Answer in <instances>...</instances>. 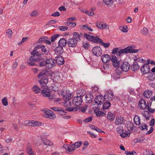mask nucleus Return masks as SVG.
Listing matches in <instances>:
<instances>
[{"mask_svg": "<svg viewBox=\"0 0 155 155\" xmlns=\"http://www.w3.org/2000/svg\"><path fill=\"white\" fill-rule=\"evenodd\" d=\"M104 96L102 95H99L95 98V103L99 105L102 104L104 101Z\"/></svg>", "mask_w": 155, "mask_h": 155, "instance_id": "obj_9", "label": "nucleus"}, {"mask_svg": "<svg viewBox=\"0 0 155 155\" xmlns=\"http://www.w3.org/2000/svg\"><path fill=\"white\" fill-rule=\"evenodd\" d=\"M67 43L68 46L70 48H75L77 45V42L72 38L68 39Z\"/></svg>", "mask_w": 155, "mask_h": 155, "instance_id": "obj_8", "label": "nucleus"}, {"mask_svg": "<svg viewBox=\"0 0 155 155\" xmlns=\"http://www.w3.org/2000/svg\"><path fill=\"white\" fill-rule=\"evenodd\" d=\"M82 47L85 49H87L89 47V44L87 42L85 41L83 42V43Z\"/></svg>", "mask_w": 155, "mask_h": 155, "instance_id": "obj_47", "label": "nucleus"}, {"mask_svg": "<svg viewBox=\"0 0 155 155\" xmlns=\"http://www.w3.org/2000/svg\"><path fill=\"white\" fill-rule=\"evenodd\" d=\"M111 58H110V56L107 54H104L101 57L102 61L104 63H107L110 60H111Z\"/></svg>", "mask_w": 155, "mask_h": 155, "instance_id": "obj_18", "label": "nucleus"}, {"mask_svg": "<svg viewBox=\"0 0 155 155\" xmlns=\"http://www.w3.org/2000/svg\"><path fill=\"white\" fill-rule=\"evenodd\" d=\"M111 61L112 63L113 66L116 68H119L120 61L117 60V58L115 55L111 56Z\"/></svg>", "mask_w": 155, "mask_h": 155, "instance_id": "obj_10", "label": "nucleus"}, {"mask_svg": "<svg viewBox=\"0 0 155 155\" xmlns=\"http://www.w3.org/2000/svg\"><path fill=\"white\" fill-rule=\"evenodd\" d=\"M124 54H127L130 53H135L138 52V49H134L132 48L131 46L128 47L124 49Z\"/></svg>", "mask_w": 155, "mask_h": 155, "instance_id": "obj_12", "label": "nucleus"}, {"mask_svg": "<svg viewBox=\"0 0 155 155\" xmlns=\"http://www.w3.org/2000/svg\"><path fill=\"white\" fill-rule=\"evenodd\" d=\"M73 146L71 147V145L69 147H67L68 150L66 151L67 153H69L71 151H73L75 150V149L73 147Z\"/></svg>", "mask_w": 155, "mask_h": 155, "instance_id": "obj_45", "label": "nucleus"}, {"mask_svg": "<svg viewBox=\"0 0 155 155\" xmlns=\"http://www.w3.org/2000/svg\"><path fill=\"white\" fill-rule=\"evenodd\" d=\"M131 70L133 71H135L139 68V66L137 62H134L130 67Z\"/></svg>", "mask_w": 155, "mask_h": 155, "instance_id": "obj_26", "label": "nucleus"}, {"mask_svg": "<svg viewBox=\"0 0 155 155\" xmlns=\"http://www.w3.org/2000/svg\"><path fill=\"white\" fill-rule=\"evenodd\" d=\"M119 68H120L119 67L117 68H116L115 70L116 73L117 75H120L122 73V70L121 69H120V70H119Z\"/></svg>", "mask_w": 155, "mask_h": 155, "instance_id": "obj_56", "label": "nucleus"}, {"mask_svg": "<svg viewBox=\"0 0 155 155\" xmlns=\"http://www.w3.org/2000/svg\"><path fill=\"white\" fill-rule=\"evenodd\" d=\"M2 102L3 105L5 106H7L8 105V102L7 98L5 97H4L2 99Z\"/></svg>", "mask_w": 155, "mask_h": 155, "instance_id": "obj_46", "label": "nucleus"}, {"mask_svg": "<svg viewBox=\"0 0 155 155\" xmlns=\"http://www.w3.org/2000/svg\"><path fill=\"white\" fill-rule=\"evenodd\" d=\"M150 69V68L149 65L145 64L142 67L140 70L142 74H145L148 73H149Z\"/></svg>", "mask_w": 155, "mask_h": 155, "instance_id": "obj_14", "label": "nucleus"}, {"mask_svg": "<svg viewBox=\"0 0 155 155\" xmlns=\"http://www.w3.org/2000/svg\"><path fill=\"white\" fill-rule=\"evenodd\" d=\"M60 35L59 34H56L52 35L51 38V41L52 42H54L55 40L57 39V38Z\"/></svg>", "mask_w": 155, "mask_h": 155, "instance_id": "obj_41", "label": "nucleus"}, {"mask_svg": "<svg viewBox=\"0 0 155 155\" xmlns=\"http://www.w3.org/2000/svg\"><path fill=\"white\" fill-rule=\"evenodd\" d=\"M103 2L107 5H112L113 1L112 0H103Z\"/></svg>", "mask_w": 155, "mask_h": 155, "instance_id": "obj_42", "label": "nucleus"}, {"mask_svg": "<svg viewBox=\"0 0 155 155\" xmlns=\"http://www.w3.org/2000/svg\"><path fill=\"white\" fill-rule=\"evenodd\" d=\"M114 96L113 93L111 92H108L107 94H105L104 96V98L107 101H111L112 100Z\"/></svg>", "mask_w": 155, "mask_h": 155, "instance_id": "obj_17", "label": "nucleus"}, {"mask_svg": "<svg viewBox=\"0 0 155 155\" xmlns=\"http://www.w3.org/2000/svg\"><path fill=\"white\" fill-rule=\"evenodd\" d=\"M147 78L150 81H153L155 80V73L151 72L149 73Z\"/></svg>", "mask_w": 155, "mask_h": 155, "instance_id": "obj_30", "label": "nucleus"}, {"mask_svg": "<svg viewBox=\"0 0 155 155\" xmlns=\"http://www.w3.org/2000/svg\"><path fill=\"white\" fill-rule=\"evenodd\" d=\"M84 36L85 38L89 41H92L93 42L96 43L101 44V45L103 46L104 48H107L110 45L109 43H104L103 41L100 39L97 36L91 35L86 33L84 34Z\"/></svg>", "mask_w": 155, "mask_h": 155, "instance_id": "obj_2", "label": "nucleus"}, {"mask_svg": "<svg viewBox=\"0 0 155 155\" xmlns=\"http://www.w3.org/2000/svg\"><path fill=\"white\" fill-rule=\"evenodd\" d=\"M134 120V124L137 125H139L140 124L139 117L137 115L135 116Z\"/></svg>", "mask_w": 155, "mask_h": 155, "instance_id": "obj_32", "label": "nucleus"}, {"mask_svg": "<svg viewBox=\"0 0 155 155\" xmlns=\"http://www.w3.org/2000/svg\"><path fill=\"white\" fill-rule=\"evenodd\" d=\"M45 114L47 115V117L50 118V119H54L55 117V115L53 113V111L51 110H48L45 112Z\"/></svg>", "mask_w": 155, "mask_h": 155, "instance_id": "obj_15", "label": "nucleus"}, {"mask_svg": "<svg viewBox=\"0 0 155 155\" xmlns=\"http://www.w3.org/2000/svg\"><path fill=\"white\" fill-rule=\"evenodd\" d=\"M139 105L141 109L144 110L147 107L146 101L143 99H141L139 101Z\"/></svg>", "mask_w": 155, "mask_h": 155, "instance_id": "obj_16", "label": "nucleus"}, {"mask_svg": "<svg viewBox=\"0 0 155 155\" xmlns=\"http://www.w3.org/2000/svg\"><path fill=\"white\" fill-rule=\"evenodd\" d=\"M153 127H151L150 130L149 131H148L146 133V135H148V134H150L153 132Z\"/></svg>", "mask_w": 155, "mask_h": 155, "instance_id": "obj_63", "label": "nucleus"}, {"mask_svg": "<svg viewBox=\"0 0 155 155\" xmlns=\"http://www.w3.org/2000/svg\"><path fill=\"white\" fill-rule=\"evenodd\" d=\"M41 94L45 97H49L50 96V93L47 88L41 90Z\"/></svg>", "mask_w": 155, "mask_h": 155, "instance_id": "obj_23", "label": "nucleus"}, {"mask_svg": "<svg viewBox=\"0 0 155 155\" xmlns=\"http://www.w3.org/2000/svg\"><path fill=\"white\" fill-rule=\"evenodd\" d=\"M83 100L81 97L76 96L74 97L72 101V102L73 104L77 107H79L82 104Z\"/></svg>", "mask_w": 155, "mask_h": 155, "instance_id": "obj_6", "label": "nucleus"}, {"mask_svg": "<svg viewBox=\"0 0 155 155\" xmlns=\"http://www.w3.org/2000/svg\"><path fill=\"white\" fill-rule=\"evenodd\" d=\"M72 102H71L70 101H65L64 104V106L66 107L65 110L68 111H72L74 110L76 111L77 110V107L73 108L71 106H72Z\"/></svg>", "mask_w": 155, "mask_h": 155, "instance_id": "obj_3", "label": "nucleus"}, {"mask_svg": "<svg viewBox=\"0 0 155 155\" xmlns=\"http://www.w3.org/2000/svg\"><path fill=\"white\" fill-rule=\"evenodd\" d=\"M56 58V62L58 65H61L64 64V60L62 56H58Z\"/></svg>", "mask_w": 155, "mask_h": 155, "instance_id": "obj_19", "label": "nucleus"}, {"mask_svg": "<svg viewBox=\"0 0 155 155\" xmlns=\"http://www.w3.org/2000/svg\"><path fill=\"white\" fill-rule=\"evenodd\" d=\"M110 105L111 104L110 102H105L104 103L103 105V108L104 109H108Z\"/></svg>", "mask_w": 155, "mask_h": 155, "instance_id": "obj_37", "label": "nucleus"}, {"mask_svg": "<svg viewBox=\"0 0 155 155\" xmlns=\"http://www.w3.org/2000/svg\"><path fill=\"white\" fill-rule=\"evenodd\" d=\"M96 26L101 30L104 29V23L97 22L96 23Z\"/></svg>", "mask_w": 155, "mask_h": 155, "instance_id": "obj_38", "label": "nucleus"}, {"mask_svg": "<svg viewBox=\"0 0 155 155\" xmlns=\"http://www.w3.org/2000/svg\"><path fill=\"white\" fill-rule=\"evenodd\" d=\"M73 37H72L75 41L78 42L81 40V37H82L83 34L82 33H78L77 32H74L73 34Z\"/></svg>", "mask_w": 155, "mask_h": 155, "instance_id": "obj_13", "label": "nucleus"}, {"mask_svg": "<svg viewBox=\"0 0 155 155\" xmlns=\"http://www.w3.org/2000/svg\"><path fill=\"white\" fill-rule=\"evenodd\" d=\"M146 152L147 155H155L153 151L150 150H146Z\"/></svg>", "mask_w": 155, "mask_h": 155, "instance_id": "obj_51", "label": "nucleus"}, {"mask_svg": "<svg viewBox=\"0 0 155 155\" xmlns=\"http://www.w3.org/2000/svg\"><path fill=\"white\" fill-rule=\"evenodd\" d=\"M26 151L27 153L28 154L29 153L32 152L33 150L31 147H28L26 149Z\"/></svg>", "mask_w": 155, "mask_h": 155, "instance_id": "obj_62", "label": "nucleus"}, {"mask_svg": "<svg viewBox=\"0 0 155 155\" xmlns=\"http://www.w3.org/2000/svg\"><path fill=\"white\" fill-rule=\"evenodd\" d=\"M103 112L101 111H98L96 112V116L97 117H100L103 115Z\"/></svg>", "mask_w": 155, "mask_h": 155, "instance_id": "obj_64", "label": "nucleus"}, {"mask_svg": "<svg viewBox=\"0 0 155 155\" xmlns=\"http://www.w3.org/2000/svg\"><path fill=\"white\" fill-rule=\"evenodd\" d=\"M82 142L81 141H79L78 142H77L71 145V147L73 146L74 148L75 149V148H77L78 147H80L81 145L82 144Z\"/></svg>", "mask_w": 155, "mask_h": 155, "instance_id": "obj_36", "label": "nucleus"}, {"mask_svg": "<svg viewBox=\"0 0 155 155\" xmlns=\"http://www.w3.org/2000/svg\"><path fill=\"white\" fill-rule=\"evenodd\" d=\"M60 15V13L58 12H56L52 14L51 16L53 17H57L59 16Z\"/></svg>", "mask_w": 155, "mask_h": 155, "instance_id": "obj_61", "label": "nucleus"}, {"mask_svg": "<svg viewBox=\"0 0 155 155\" xmlns=\"http://www.w3.org/2000/svg\"><path fill=\"white\" fill-rule=\"evenodd\" d=\"M115 115L111 112H109L107 115V118L108 120H114Z\"/></svg>", "mask_w": 155, "mask_h": 155, "instance_id": "obj_31", "label": "nucleus"}, {"mask_svg": "<svg viewBox=\"0 0 155 155\" xmlns=\"http://www.w3.org/2000/svg\"><path fill=\"white\" fill-rule=\"evenodd\" d=\"M68 41L64 38H61L58 42V45L63 47H65L66 46L67 44H68Z\"/></svg>", "mask_w": 155, "mask_h": 155, "instance_id": "obj_21", "label": "nucleus"}, {"mask_svg": "<svg viewBox=\"0 0 155 155\" xmlns=\"http://www.w3.org/2000/svg\"><path fill=\"white\" fill-rule=\"evenodd\" d=\"M84 13H85L86 14L90 16H92L94 15V13L92 11H86L85 12H83Z\"/></svg>", "mask_w": 155, "mask_h": 155, "instance_id": "obj_50", "label": "nucleus"}, {"mask_svg": "<svg viewBox=\"0 0 155 155\" xmlns=\"http://www.w3.org/2000/svg\"><path fill=\"white\" fill-rule=\"evenodd\" d=\"M30 15L31 16L35 17L38 15L37 12L36 10H34L32 12Z\"/></svg>", "mask_w": 155, "mask_h": 155, "instance_id": "obj_58", "label": "nucleus"}, {"mask_svg": "<svg viewBox=\"0 0 155 155\" xmlns=\"http://www.w3.org/2000/svg\"><path fill=\"white\" fill-rule=\"evenodd\" d=\"M152 91L150 90L145 91L143 93L144 96L147 98H150L152 95Z\"/></svg>", "mask_w": 155, "mask_h": 155, "instance_id": "obj_24", "label": "nucleus"}, {"mask_svg": "<svg viewBox=\"0 0 155 155\" xmlns=\"http://www.w3.org/2000/svg\"><path fill=\"white\" fill-rule=\"evenodd\" d=\"M142 114L147 120H148L150 119L151 115L148 111L144 110L142 112Z\"/></svg>", "mask_w": 155, "mask_h": 155, "instance_id": "obj_27", "label": "nucleus"}, {"mask_svg": "<svg viewBox=\"0 0 155 155\" xmlns=\"http://www.w3.org/2000/svg\"><path fill=\"white\" fill-rule=\"evenodd\" d=\"M125 153L127 155H137V153L134 151H133L132 152L129 151H126Z\"/></svg>", "mask_w": 155, "mask_h": 155, "instance_id": "obj_43", "label": "nucleus"}, {"mask_svg": "<svg viewBox=\"0 0 155 155\" xmlns=\"http://www.w3.org/2000/svg\"><path fill=\"white\" fill-rule=\"evenodd\" d=\"M92 120V117H91L86 118L84 121L85 122H88L91 121Z\"/></svg>", "mask_w": 155, "mask_h": 155, "instance_id": "obj_55", "label": "nucleus"}, {"mask_svg": "<svg viewBox=\"0 0 155 155\" xmlns=\"http://www.w3.org/2000/svg\"><path fill=\"white\" fill-rule=\"evenodd\" d=\"M144 139L142 137H141L135 139L134 141L135 143H137L138 142H141L144 141Z\"/></svg>", "mask_w": 155, "mask_h": 155, "instance_id": "obj_44", "label": "nucleus"}, {"mask_svg": "<svg viewBox=\"0 0 155 155\" xmlns=\"http://www.w3.org/2000/svg\"><path fill=\"white\" fill-rule=\"evenodd\" d=\"M58 29L61 31H65L68 29V27L65 26H61L59 27Z\"/></svg>", "mask_w": 155, "mask_h": 155, "instance_id": "obj_49", "label": "nucleus"}, {"mask_svg": "<svg viewBox=\"0 0 155 155\" xmlns=\"http://www.w3.org/2000/svg\"><path fill=\"white\" fill-rule=\"evenodd\" d=\"M48 51L45 46L42 45H38L35 47L33 50L31 52V56L29 58L28 64L30 66L36 65L34 62H38L41 61V58L40 57L44 54L47 53Z\"/></svg>", "mask_w": 155, "mask_h": 155, "instance_id": "obj_1", "label": "nucleus"}, {"mask_svg": "<svg viewBox=\"0 0 155 155\" xmlns=\"http://www.w3.org/2000/svg\"><path fill=\"white\" fill-rule=\"evenodd\" d=\"M59 111V113L61 115H64L66 114V112L64 111V110H59L58 111Z\"/></svg>", "mask_w": 155, "mask_h": 155, "instance_id": "obj_60", "label": "nucleus"}, {"mask_svg": "<svg viewBox=\"0 0 155 155\" xmlns=\"http://www.w3.org/2000/svg\"><path fill=\"white\" fill-rule=\"evenodd\" d=\"M48 79L46 78L40 80L39 81V83L41 85H43V86H44L45 85H46V84L48 83Z\"/></svg>", "mask_w": 155, "mask_h": 155, "instance_id": "obj_33", "label": "nucleus"}, {"mask_svg": "<svg viewBox=\"0 0 155 155\" xmlns=\"http://www.w3.org/2000/svg\"><path fill=\"white\" fill-rule=\"evenodd\" d=\"M63 99L65 101H69V100L71 99V94L69 93H66V95L64 96Z\"/></svg>", "mask_w": 155, "mask_h": 155, "instance_id": "obj_35", "label": "nucleus"}, {"mask_svg": "<svg viewBox=\"0 0 155 155\" xmlns=\"http://www.w3.org/2000/svg\"><path fill=\"white\" fill-rule=\"evenodd\" d=\"M38 123V122L35 121L27 120L24 122V125L26 126L35 127L41 125V123H40V124H39Z\"/></svg>", "mask_w": 155, "mask_h": 155, "instance_id": "obj_7", "label": "nucleus"}, {"mask_svg": "<svg viewBox=\"0 0 155 155\" xmlns=\"http://www.w3.org/2000/svg\"><path fill=\"white\" fill-rule=\"evenodd\" d=\"M85 98H86V102L87 103H90L92 101L90 99V98L87 95L85 96Z\"/></svg>", "mask_w": 155, "mask_h": 155, "instance_id": "obj_53", "label": "nucleus"}, {"mask_svg": "<svg viewBox=\"0 0 155 155\" xmlns=\"http://www.w3.org/2000/svg\"><path fill=\"white\" fill-rule=\"evenodd\" d=\"M130 66V65L128 62H125L122 64L120 68L124 71L127 72L129 70Z\"/></svg>", "mask_w": 155, "mask_h": 155, "instance_id": "obj_11", "label": "nucleus"}, {"mask_svg": "<svg viewBox=\"0 0 155 155\" xmlns=\"http://www.w3.org/2000/svg\"><path fill=\"white\" fill-rule=\"evenodd\" d=\"M147 108L148 111L150 113H153L155 111L154 109L151 108L150 107L149 105H148Z\"/></svg>", "mask_w": 155, "mask_h": 155, "instance_id": "obj_57", "label": "nucleus"}, {"mask_svg": "<svg viewBox=\"0 0 155 155\" xmlns=\"http://www.w3.org/2000/svg\"><path fill=\"white\" fill-rule=\"evenodd\" d=\"M139 125V127L140 130H147L148 126L145 123L140 124Z\"/></svg>", "mask_w": 155, "mask_h": 155, "instance_id": "obj_28", "label": "nucleus"}, {"mask_svg": "<svg viewBox=\"0 0 155 155\" xmlns=\"http://www.w3.org/2000/svg\"><path fill=\"white\" fill-rule=\"evenodd\" d=\"M130 133L128 134L127 133L123 132L120 134V136L123 138L127 136L129 137Z\"/></svg>", "mask_w": 155, "mask_h": 155, "instance_id": "obj_48", "label": "nucleus"}, {"mask_svg": "<svg viewBox=\"0 0 155 155\" xmlns=\"http://www.w3.org/2000/svg\"><path fill=\"white\" fill-rule=\"evenodd\" d=\"M55 60L54 59L51 58H47L46 60V68H51L55 65Z\"/></svg>", "mask_w": 155, "mask_h": 155, "instance_id": "obj_4", "label": "nucleus"}, {"mask_svg": "<svg viewBox=\"0 0 155 155\" xmlns=\"http://www.w3.org/2000/svg\"><path fill=\"white\" fill-rule=\"evenodd\" d=\"M86 93V92L84 90L81 89L78 90L77 92V96L81 97L82 99Z\"/></svg>", "mask_w": 155, "mask_h": 155, "instance_id": "obj_25", "label": "nucleus"}, {"mask_svg": "<svg viewBox=\"0 0 155 155\" xmlns=\"http://www.w3.org/2000/svg\"><path fill=\"white\" fill-rule=\"evenodd\" d=\"M124 53V49H121L119 51L117 52V55L118 56H120L122 53Z\"/></svg>", "mask_w": 155, "mask_h": 155, "instance_id": "obj_52", "label": "nucleus"}, {"mask_svg": "<svg viewBox=\"0 0 155 155\" xmlns=\"http://www.w3.org/2000/svg\"><path fill=\"white\" fill-rule=\"evenodd\" d=\"M44 144L46 145L51 146L53 145V143L49 140L45 139L43 140Z\"/></svg>", "mask_w": 155, "mask_h": 155, "instance_id": "obj_39", "label": "nucleus"}, {"mask_svg": "<svg viewBox=\"0 0 155 155\" xmlns=\"http://www.w3.org/2000/svg\"><path fill=\"white\" fill-rule=\"evenodd\" d=\"M143 34L144 35H146L147 34L148 32V30L146 28H144L143 29Z\"/></svg>", "mask_w": 155, "mask_h": 155, "instance_id": "obj_54", "label": "nucleus"}, {"mask_svg": "<svg viewBox=\"0 0 155 155\" xmlns=\"http://www.w3.org/2000/svg\"><path fill=\"white\" fill-rule=\"evenodd\" d=\"M62 46L58 45V46L55 48V51L57 54L60 55L64 52V49Z\"/></svg>", "mask_w": 155, "mask_h": 155, "instance_id": "obj_22", "label": "nucleus"}, {"mask_svg": "<svg viewBox=\"0 0 155 155\" xmlns=\"http://www.w3.org/2000/svg\"><path fill=\"white\" fill-rule=\"evenodd\" d=\"M92 52L94 55L98 57L101 54L102 51L100 47L96 46L92 48Z\"/></svg>", "mask_w": 155, "mask_h": 155, "instance_id": "obj_5", "label": "nucleus"}, {"mask_svg": "<svg viewBox=\"0 0 155 155\" xmlns=\"http://www.w3.org/2000/svg\"><path fill=\"white\" fill-rule=\"evenodd\" d=\"M124 118L121 117H118L116 118L115 121V123L116 125H121L124 123Z\"/></svg>", "mask_w": 155, "mask_h": 155, "instance_id": "obj_20", "label": "nucleus"}, {"mask_svg": "<svg viewBox=\"0 0 155 155\" xmlns=\"http://www.w3.org/2000/svg\"><path fill=\"white\" fill-rule=\"evenodd\" d=\"M41 61H40V62L39 63V66L40 67H42L43 66H45L46 67V60H43V59L41 58Z\"/></svg>", "mask_w": 155, "mask_h": 155, "instance_id": "obj_40", "label": "nucleus"}, {"mask_svg": "<svg viewBox=\"0 0 155 155\" xmlns=\"http://www.w3.org/2000/svg\"><path fill=\"white\" fill-rule=\"evenodd\" d=\"M47 72V71L45 70H44L41 71L38 75V78L41 79L44 77L46 76Z\"/></svg>", "mask_w": 155, "mask_h": 155, "instance_id": "obj_29", "label": "nucleus"}, {"mask_svg": "<svg viewBox=\"0 0 155 155\" xmlns=\"http://www.w3.org/2000/svg\"><path fill=\"white\" fill-rule=\"evenodd\" d=\"M32 90L34 92L37 94L40 92L41 90L40 88L38 87L36 85H35L33 87Z\"/></svg>", "mask_w": 155, "mask_h": 155, "instance_id": "obj_34", "label": "nucleus"}, {"mask_svg": "<svg viewBox=\"0 0 155 155\" xmlns=\"http://www.w3.org/2000/svg\"><path fill=\"white\" fill-rule=\"evenodd\" d=\"M6 33L8 34V35L12 36V31L10 29L7 30Z\"/></svg>", "mask_w": 155, "mask_h": 155, "instance_id": "obj_59", "label": "nucleus"}]
</instances>
